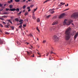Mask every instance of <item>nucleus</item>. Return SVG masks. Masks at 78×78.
<instances>
[{
  "instance_id": "nucleus-1",
  "label": "nucleus",
  "mask_w": 78,
  "mask_h": 78,
  "mask_svg": "<svg viewBox=\"0 0 78 78\" xmlns=\"http://www.w3.org/2000/svg\"><path fill=\"white\" fill-rule=\"evenodd\" d=\"M66 34L65 39L66 41H68L69 40V28H67L65 32Z\"/></svg>"
},
{
  "instance_id": "nucleus-2",
  "label": "nucleus",
  "mask_w": 78,
  "mask_h": 78,
  "mask_svg": "<svg viewBox=\"0 0 78 78\" xmlns=\"http://www.w3.org/2000/svg\"><path fill=\"white\" fill-rule=\"evenodd\" d=\"M71 18L77 19L78 17V12H75L71 16Z\"/></svg>"
},
{
  "instance_id": "nucleus-3",
  "label": "nucleus",
  "mask_w": 78,
  "mask_h": 78,
  "mask_svg": "<svg viewBox=\"0 0 78 78\" xmlns=\"http://www.w3.org/2000/svg\"><path fill=\"white\" fill-rule=\"evenodd\" d=\"M63 25H69V20H65L63 22Z\"/></svg>"
},
{
  "instance_id": "nucleus-4",
  "label": "nucleus",
  "mask_w": 78,
  "mask_h": 78,
  "mask_svg": "<svg viewBox=\"0 0 78 78\" xmlns=\"http://www.w3.org/2000/svg\"><path fill=\"white\" fill-rule=\"evenodd\" d=\"M66 14L65 13H63L59 17V19H62V18H63V17H64V16H66Z\"/></svg>"
},
{
  "instance_id": "nucleus-5",
  "label": "nucleus",
  "mask_w": 78,
  "mask_h": 78,
  "mask_svg": "<svg viewBox=\"0 0 78 78\" xmlns=\"http://www.w3.org/2000/svg\"><path fill=\"white\" fill-rule=\"evenodd\" d=\"M54 40L55 42H58L59 41V38L56 36H54Z\"/></svg>"
},
{
  "instance_id": "nucleus-6",
  "label": "nucleus",
  "mask_w": 78,
  "mask_h": 78,
  "mask_svg": "<svg viewBox=\"0 0 78 78\" xmlns=\"http://www.w3.org/2000/svg\"><path fill=\"white\" fill-rule=\"evenodd\" d=\"M54 10H55V9H50L49 10L48 12H50V13L53 14L55 12V11H54Z\"/></svg>"
},
{
  "instance_id": "nucleus-7",
  "label": "nucleus",
  "mask_w": 78,
  "mask_h": 78,
  "mask_svg": "<svg viewBox=\"0 0 78 78\" xmlns=\"http://www.w3.org/2000/svg\"><path fill=\"white\" fill-rule=\"evenodd\" d=\"M58 21H55L54 23L52 24V25H56V24H58Z\"/></svg>"
},
{
  "instance_id": "nucleus-8",
  "label": "nucleus",
  "mask_w": 78,
  "mask_h": 78,
  "mask_svg": "<svg viewBox=\"0 0 78 78\" xmlns=\"http://www.w3.org/2000/svg\"><path fill=\"white\" fill-rule=\"evenodd\" d=\"M27 53L28 55H31L32 54V51H30L28 52V51H27Z\"/></svg>"
},
{
  "instance_id": "nucleus-9",
  "label": "nucleus",
  "mask_w": 78,
  "mask_h": 78,
  "mask_svg": "<svg viewBox=\"0 0 78 78\" xmlns=\"http://www.w3.org/2000/svg\"><path fill=\"white\" fill-rule=\"evenodd\" d=\"M53 28H54V30H58V29H59V26H57L56 27H53Z\"/></svg>"
},
{
  "instance_id": "nucleus-10",
  "label": "nucleus",
  "mask_w": 78,
  "mask_h": 78,
  "mask_svg": "<svg viewBox=\"0 0 78 78\" xmlns=\"http://www.w3.org/2000/svg\"><path fill=\"white\" fill-rule=\"evenodd\" d=\"M32 19H36V18L34 16V13H33V15H32Z\"/></svg>"
},
{
  "instance_id": "nucleus-11",
  "label": "nucleus",
  "mask_w": 78,
  "mask_h": 78,
  "mask_svg": "<svg viewBox=\"0 0 78 78\" xmlns=\"http://www.w3.org/2000/svg\"><path fill=\"white\" fill-rule=\"evenodd\" d=\"M9 26H10V24L8 23L7 25H5V28H9Z\"/></svg>"
},
{
  "instance_id": "nucleus-12",
  "label": "nucleus",
  "mask_w": 78,
  "mask_h": 78,
  "mask_svg": "<svg viewBox=\"0 0 78 78\" xmlns=\"http://www.w3.org/2000/svg\"><path fill=\"white\" fill-rule=\"evenodd\" d=\"M10 11H16V9L15 8L12 9H10Z\"/></svg>"
},
{
  "instance_id": "nucleus-13",
  "label": "nucleus",
  "mask_w": 78,
  "mask_h": 78,
  "mask_svg": "<svg viewBox=\"0 0 78 78\" xmlns=\"http://www.w3.org/2000/svg\"><path fill=\"white\" fill-rule=\"evenodd\" d=\"M54 30V28L53 27H51L50 28V31H53Z\"/></svg>"
},
{
  "instance_id": "nucleus-14",
  "label": "nucleus",
  "mask_w": 78,
  "mask_h": 78,
  "mask_svg": "<svg viewBox=\"0 0 78 78\" xmlns=\"http://www.w3.org/2000/svg\"><path fill=\"white\" fill-rule=\"evenodd\" d=\"M78 33H77L76 34V35L74 36V38L75 39H76V38L77 37H78Z\"/></svg>"
},
{
  "instance_id": "nucleus-15",
  "label": "nucleus",
  "mask_w": 78,
  "mask_h": 78,
  "mask_svg": "<svg viewBox=\"0 0 78 78\" xmlns=\"http://www.w3.org/2000/svg\"><path fill=\"white\" fill-rule=\"evenodd\" d=\"M29 7H27V9H28V12H30L31 11V9Z\"/></svg>"
},
{
  "instance_id": "nucleus-16",
  "label": "nucleus",
  "mask_w": 78,
  "mask_h": 78,
  "mask_svg": "<svg viewBox=\"0 0 78 78\" xmlns=\"http://www.w3.org/2000/svg\"><path fill=\"white\" fill-rule=\"evenodd\" d=\"M15 20L16 22H19V19L17 18H15Z\"/></svg>"
},
{
  "instance_id": "nucleus-17",
  "label": "nucleus",
  "mask_w": 78,
  "mask_h": 78,
  "mask_svg": "<svg viewBox=\"0 0 78 78\" xmlns=\"http://www.w3.org/2000/svg\"><path fill=\"white\" fill-rule=\"evenodd\" d=\"M37 8H36V9H34V11L33 12V13H34V12H35V11H36V10H37Z\"/></svg>"
},
{
  "instance_id": "nucleus-18",
  "label": "nucleus",
  "mask_w": 78,
  "mask_h": 78,
  "mask_svg": "<svg viewBox=\"0 0 78 78\" xmlns=\"http://www.w3.org/2000/svg\"><path fill=\"white\" fill-rule=\"evenodd\" d=\"M28 13L27 12H25V13L24 14V15L26 16H28Z\"/></svg>"
},
{
  "instance_id": "nucleus-19",
  "label": "nucleus",
  "mask_w": 78,
  "mask_h": 78,
  "mask_svg": "<svg viewBox=\"0 0 78 78\" xmlns=\"http://www.w3.org/2000/svg\"><path fill=\"white\" fill-rule=\"evenodd\" d=\"M37 22H40V19L38 18L37 19Z\"/></svg>"
},
{
  "instance_id": "nucleus-20",
  "label": "nucleus",
  "mask_w": 78,
  "mask_h": 78,
  "mask_svg": "<svg viewBox=\"0 0 78 78\" xmlns=\"http://www.w3.org/2000/svg\"><path fill=\"white\" fill-rule=\"evenodd\" d=\"M73 22V21L72 20H71L69 21V25H70V23H72Z\"/></svg>"
},
{
  "instance_id": "nucleus-21",
  "label": "nucleus",
  "mask_w": 78,
  "mask_h": 78,
  "mask_svg": "<svg viewBox=\"0 0 78 78\" xmlns=\"http://www.w3.org/2000/svg\"><path fill=\"white\" fill-rule=\"evenodd\" d=\"M8 22H10V23H11V24H12V22L11 21V20H8Z\"/></svg>"
},
{
  "instance_id": "nucleus-22",
  "label": "nucleus",
  "mask_w": 78,
  "mask_h": 78,
  "mask_svg": "<svg viewBox=\"0 0 78 78\" xmlns=\"http://www.w3.org/2000/svg\"><path fill=\"white\" fill-rule=\"evenodd\" d=\"M3 41L2 40H0V44H3Z\"/></svg>"
},
{
  "instance_id": "nucleus-23",
  "label": "nucleus",
  "mask_w": 78,
  "mask_h": 78,
  "mask_svg": "<svg viewBox=\"0 0 78 78\" xmlns=\"http://www.w3.org/2000/svg\"><path fill=\"white\" fill-rule=\"evenodd\" d=\"M10 27L12 30H14V26H11Z\"/></svg>"
},
{
  "instance_id": "nucleus-24",
  "label": "nucleus",
  "mask_w": 78,
  "mask_h": 78,
  "mask_svg": "<svg viewBox=\"0 0 78 78\" xmlns=\"http://www.w3.org/2000/svg\"><path fill=\"white\" fill-rule=\"evenodd\" d=\"M22 25H21L19 26V28H21V30H22Z\"/></svg>"
},
{
  "instance_id": "nucleus-25",
  "label": "nucleus",
  "mask_w": 78,
  "mask_h": 78,
  "mask_svg": "<svg viewBox=\"0 0 78 78\" xmlns=\"http://www.w3.org/2000/svg\"><path fill=\"white\" fill-rule=\"evenodd\" d=\"M13 6L12 5H9V8H12Z\"/></svg>"
},
{
  "instance_id": "nucleus-26",
  "label": "nucleus",
  "mask_w": 78,
  "mask_h": 78,
  "mask_svg": "<svg viewBox=\"0 0 78 78\" xmlns=\"http://www.w3.org/2000/svg\"><path fill=\"white\" fill-rule=\"evenodd\" d=\"M16 2H20V0H15Z\"/></svg>"
},
{
  "instance_id": "nucleus-27",
  "label": "nucleus",
  "mask_w": 78,
  "mask_h": 78,
  "mask_svg": "<svg viewBox=\"0 0 78 78\" xmlns=\"http://www.w3.org/2000/svg\"><path fill=\"white\" fill-rule=\"evenodd\" d=\"M60 4L62 5H65V3L61 2Z\"/></svg>"
},
{
  "instance_id": "nucleus-28",
  "label": "nucleus",
  "mask_w": 78,
  "mask_h": 78,
  "mask_svg": "<svg viewBox=\"0 0 78 78\" xmlns=\"http://www.w3.org/2000/svg\"><path fill=\"white\" fill-rule=\"evenodd\" d=\"M26 1V0H20V2H25Z\"/></svg>"
},
{
  "instance_id": "nucleus-29",
  "label": "nucleus",
  "mask_w": 78,
  "mask_h": 78,
  "mask_svg": "<svg viewBox=\"0 0 78 78\" xmlns=\"http://www.w3.org/2000/svg\"><path fill=\"white\" fill-rule=\"evenodd\" d=\"M71 31V28L69 27V31Z\"/></svg>"
},
{
  "instance_id": "nucleus-30",
  "label": "nucleus",
  "mask_w": 78,
  "mask_h": 78,
  "mask_svg": "<svg viewBox=\"0 0 78 78\" xmlns=\"http://www.w3.org/2000/svg\"><path fill=\"white\" fill-rule=\"evenodd\" d=\"M50 16H51V15H49L48 16H46V18H49Z\"/></svg>"
},
{
  "instance_id": "nucleus-31",
  "label": "nucleus",
  "mask_w": 78,
  "mask_h": 78,
  "mask_svg": "<svg viewBox=\"0 0 78 78\" xmlns=\"http://www.w3.org/2000/svg\"><path fill=\"white\" fill-rule=\"evenodd\" d=\"M37 30V31H38V32H40V30H39V29H38V27H37V28H36Z\"/></svg>"
},
{
  "instance_id": "nucleus-32",
  "label": "nucleus",
  "mask_w": 78,
  "mask_h": 78,
  "mask_svg": "<svg viewBox=\"0 0 78 78\" xmlns=\"http://www.w3.org/2000/svg\"><path fill=\"white\" fill-rule=\"evenodd\" d=\"M37 30V31H38V32H40V30H39V29H38V27H37V28H36Z\"/></svg>"
},
{
  "instance_id": "nucleus-33",
  "label": "nucleus",
  "mask_w": 78,
  "mask_h": 78,
  "mask_svg": "<svg viewBox=\"0 0 78 78\" xmlns=\"http://www.w3.org/2000/svg\"><path fill=\"white\" fill-rule=\"evenodd\" d=\"M16 11L17 12H18V11H19V9L18 8H17L16 9Z\"/></svg>"
},
{
  "instance_id": "nucleus-34",
  "label": "nucleus",
  "mask_w": 78,
  "mask_h": 78,
  "mask_svg": "<svg viewBox=\"0 0 78 78\" xmlns=\"http://www.w3.org/2000/svg\"><path fill=\"white\" fill-rule=\"evenodd\" d=\"M25 8H26V5H24L23 7V9H25Z\"/></svg>"
},
{
  "instance_id": "nucleus-35",
  "label": "nucleus",
  "mask_w": 78,
  "mask_h": 78,
  "mask_svg": "<svg viewBox=\"0 0 78 78\" xmlns=\"http://www.w3.org/2000/svg\"><path fill=\"white\" fill-rule=\"evenodd\" d=\"M7 16H2V17H4V18H5V17H6V18L7 17Z\"/></svg>"
},
{
  "instance_id": "nucleus-36",
  "label": "nucleus",
  "mask_w": 78,
  "mask_h": 78,
  "mask_svg": "<svg viewBox=\"0 0 78 78\" xmlns=\"http://www.w3.org/2000/svg\"><path fill=\"white\" fill-rule=\"evenodd\" d=\"M23 20H20L19 21V22H22Z\"/></svg>"
},
{
  "instance_id": "nucleus-37",
  "label": "nucleus",
  "mask_w": 78,
  "mask_h": 78,
  "mask_svg": "<svg viewBox=\"0 0 78 78\" xmlns=\"http://www.w3.org/2000/svg\"><path fill=\"white\" fill-rule=\"evenodd\" d=\"M46 42V40H44L43 41V44H45V42Z\"/></svg>"
},
{
  "instance_id": "nucleus-38",
  "label": "nucleus",
  "mask_w": 78,
  "mask_h": 78,
  "mask_svg": "<svg viewBox=\"0 0 78 78\" xmlns=\"http://www.w3.org/2000/svg\"><path fill=\"white\" fill-rule=\"evenodd\" d=\"M17 43L18 45H20V42H19L17 41Z\"/></svg>"
},
{
  "instance_id": "nucleus-39",
  "label": "nucleus",
  "mask_w": 78,
  "mask_h": 78,
  "mask_svg": "<svg viewBox=\"0 0 78 78\" xmlns=\"http://www.w3.org/2000/svg\"><path fill=\"white\" fill-rule=\"evenodd\" d=\"M22 13V12H20L18 14V16L20 15V14L21 13Z\"/></svg>"
},
{
  "instance_id": "nucleus-40",
  "label": "nucleus",
  "mask_w": 78,
  "mask_h": 78,
  "mask_svg": "<svg viewBox=\"0 0 78 78\" xmlns=\"http://www.w3.org/2000/svg\"><path fill=\"white\" fill-rule=\"evenodd\" d=\"M34 6V5H32L30 6V8H33Z\"/></svg>"
},
{
  "instance_id": "nucleus-41",
  "label": "nucleus",
  "mask_w": 78,
  "mask_h": 78,
  "mask_svg": "<svg viewBox=\"0 0 78 78\" xmlns=\"http://www.w3.org/2000/svg\"><path fill=\"white\" fill-rule=\"evenodd\" d=\"M0 27H3V25H2V24H0Z\"/></svg>"
},
{
  "instance_id": "nucleus-42",
  "label": "nucleus",
  "mask_w": 78,
  "mask_h": 78,
  "mask_svg": "<svg viewBox=\"0 0 78 78\" xmlns=\"http://www.w3.org/2000/svg\"><path fill=\"white\" fill-rule=\"evenodd\" d=\"M8 14V13L6 12H5V13H3V14L5 15V14Z\"/></svg>"
},
{
  "instance_id": "nucleus-43",
  "label": "nucleus",
  "mask_w": 78,
  "mask_h": 78,
  "mask_svg": "<svg viewBox=\"0 0 78 78\" xmlns=\"http://www.w3.org/2000/svg\"><path fill=\"white\" fill-rule=\"evenodd\" d=\"M3 5L2 4H0V7H2Z\"/></svg>"
},
{
  "instance_id": "nucleus-44",
  "label": "nucleus",
  "mask_w": 78,
  "mask_h": 78,
  "mask_svg": "<svg viewBox=\"0 0 78 78\" xmlns=\"http://www.w3.org/2000/svg\"><path fill=\"white\" fill-rule=\"evenodd\" d=\"M20 25H22V23H23L22 22H20Z\"/></svg>"
},
{
  "instance_id": "nucleus-45",
  "label": "nucleus",
  "mask_w": 78,
  "mask_h": 78,
  "mask_svg": "<svg viewBox=\"0 0 78 78\" xmlns=\"http://www.w3.org/2000/svg\"><path fill=\"white\" fill-rule=\"evenodd\" d=\"M5 34H9V33L7 32H5Z\"/></svg>"
},
{
  "instance_id": "nucleus-46",
  "label": "nucleus",
  "mask_w": 78,
  "mask_h": 78,
  "mask_svg": "<svg viewBox=\"0 0 78 78\" xmlns=\"http://www.w3.org/2000/svg\"><path fill=\"white\" fill-rule=\"evenodd\" d=\"M7 3H11V2H10V1H8L7 2Z\"/></svg>"
},
{
  "instance_id": "nucleus-47",
  "label": "nucleus",
  "mask_w": 78,
  "mask_h": 78,
  "mask_svg": "<svg viewBox=\"0 0 78 78\" xmlns=\"http://www.w3.org/2000/svg\"><path fill=\"white\" fill-rule=\"evenodd\" d=\"M8 10H9V9H6V11H8Z\"/></svg>"
},
{
  "instance_id": "nucleus-48",
  "label": "nucleus",
  "mask_w": 78,
  "mask_h": 78,
  "mask_svg": "<svg viewBox=\"0 0 78 78\" xmlns=\"http://www.w3.org/2000/svg\"><path fill=\"white\" fill-rule=\"evenodd\" d=\"M2 23H3V24H4V25H6V23H5V22H2Z\"/></svg>"
},
{
  "instance_id": "nucleus-49",
  "label": "nucleus",
  "mask_w": 78,
  "mask_h": 78,
  "mask_svg": "<svg viewBox=\"0 0 78 78\" xmlns=\"http://www.w3.org/2000/svg\"><path fill=\"white\" fill-rule=\"evenodd\" d=\"M23 27H27V26L26 25L23 24Z\"/></svg>"
},
{
  "instance_id": "nucleus-50",
  "label": "nucleus",
  "mask_w": 78,
  "mask_h": 78,
  "mask_svg": "<svg viewBox=\"0 0 78 78\" xmlns=\"http://www.w3.org/2000/svg\"><path fill=\"white\" fill-rule=\"evenodd\" d=\"M32 56L33 57H34V54H33V56H31V57H32Z\"/></svg>"
},
{
  "instance_id": "nucleus-51",
  "label": "nucleus",
  "mask_w": 78,
  "mask_h": 78,
  "mask_svg": "<svg viewBox=\"0 0 78 78\" xmlns=\"http://www.w3.org/2000/svg\"><path fill=\"white\" fill-rule=\"evenodd\" d=\"M37 53L38 55H41V54H40L39 53L37 52Z\"/></svg>"
},
{
  "instance_id": "nucleus-52",
  "label": "nucleus",
  "mask_w": 78,
  "mask_h": 78,
  "mask_svg": "<svg viewBox=\"0 0 78 78\" xmlns=\"http://www.w3.org/2000/svg\"><path fill=\"white\" fill-rule=\"evenodd\" d=\"M66 6H69V4H67V5H65Z\"/></svg>"
},
{
  "instance_id": "nucleus-53",
  "label": "nucleus",
  "mask_w": 78,
  "mask_h": 78,
  "mask_svg": "<svg viewBox=\"0 0 78 78\" xmlns=\"http://www.w3.org/2000/svg\"><path fill=\"white\" fill-rule=\"evenodd\" d=\"M12 1H13L12 0H10V2L12 3Z\"/></svg>"
},
{
  "instance_id": "nucleus-54",
  "label": "nucleus",
  "mask_w": 78,
  "mask_h": 78,
  "mask_svg": "<svg viewBox=\"0 0 78 78\" xmlns=\"http://www.w3.org/2000/svg\"><path fill=\"white\" fill-rule=\"evenodd\" d=\"M30 36H33V35H32L31 34H30Z\"/></svg>"
},
{
  "instance_id": "nucleus-55",
  "label": "nucleus",
  "mask_w": 78,
  "mask_h": 78,
  "mask_svg": "<svg viewBox=\"0 0 78 78\" xmlns=\"http://www.w3.org/2000/svg\"><path fill=\"white\" fill-rule=\"evenodd\" d=\"M68 9H65V10H64V11H67V10H68Z\"/></svg>"
},
{
  "instance_id": "nucleus-56",
  "label": "nucleus",
  "mask_w": 78,
  "mask_h": 78,
  "mask_svg": "<svg viewBox=\"0 0 78 78\" xmlns=\"http://www.w3.org/2000/svg\"><path fill=\"white\" fill-rule=\"evenodd\" d=\"M0 32L1 33H2V30L1 29H0Z\"/></svg>"
},
{
  "instance_id": "nucleus-57",
  "label": "nucleus",
  "mask_w": 78,
  "mask_h": 78,
  "mask_svg": "<svg viewBox=\"0 0 78 78\" xmlns=\"http://www.w3.org/2000/svg\"><path fill=\"white\" fill-rule=\"evenodd\" d=\"M48 54H49V53H48V54H47L46 56H48Z\"/></svg>"
},
{
  "instance_id": "nucleus-58",
  "label": "nucleus",
  "mask_w": 78,
  "mask_h": 78,
  "mask_svg": "<svg viewBox=\"0 0 78 78\" xmlns=\"http://www.w3.org/2000/svg\"><path fill=\"white\" fill-rule=\"evenodd\" d=\"M26 43L27 44V45H28V44H29V43L26 42Z\"/></svg>"
},
{
  "instance_id": "nucleus-59",
  "label": "nucleus",
  "mask_w": 78,
  "mask_h": 78,
  "mask_svg": "<svg viewBox=\"0 0 78 78\" xmlns=\"http://www.w3.org/2000/svg\"><path fill=\"white\" fill-rule=\"evenodd\" d=\"M0 19H1V20H3V19H2V18H0Z\"/></svg>"
},
{
  "instance_id": "nucleus-60",
  "label": "nucleus",
  "mask_w": 78,
  "mask_h": 78,
  "mask_svg": "<svg viewBox=\"0 0 78 78\" xmlns=\"http://www.w3.org/2000/svg\"><path fill=\"white\" fill-rule=\"evenodd\" d=\"M39 57L40 58V57H41V56H38L37 57L38 58H39Z\"/></svg>"
},
{
  "instance_id": "nucleus-61",
  "label": "nucleus",
  "mask_w": 78,
  "mask_h": 78,
  "mask_svg": "<svg viewBox=\"0 0 78 78\" xmlns=\"http://www.w3.org/2000/svg\"><path fill=\"white\" fill-rule=\"evenodd\" d=\"M11 19H13V16H12V17H11Z\"/></svg>"
},
{
  "instance_id": "nucleus-62",
  "label": "nucleus",
  "mask_w": 78,
  "mask_h": 78,
  "mask_svg": "<svg viewBox=\"0 0 78 78\" xmlns=\"http://www.w3.org/2000/svg\"><path fill=\"white\" fill-rule=\"evenodd\" d=\"M2 10H3V9H0V11H2Z\"/></svg>"
},
{
  "instance_id": "nucleus-63",
  "label": "nucleus",
  "mask_w": 78,
  "mask_h": 78,
  "mask_svg": "<svg viewBox=\"0 0 78 78\" xmlns=\"http://www.w3.org/2000/svg\"><path fill=\"white\" fill-rule=\"evenodd\" d=\"M37 40L39 41V39H38V38H37Z\"/></svg>"
},
{
  "instance_id": "nucleus-64",
  "label": "nucleus",
  "mask_w": 78,
  "mask_h": 78,
  "mask_svg": "<svg viewBox=\"0 0 78 78\" xmlns=\"http://www.w3.org/2000/svg\"><path fill=\"white\" fill-rule=\"evenodd\" d=\"M6 4H5L4 5V6H6Z\"/></svg>"
}]
</instances>
